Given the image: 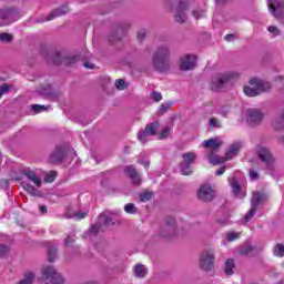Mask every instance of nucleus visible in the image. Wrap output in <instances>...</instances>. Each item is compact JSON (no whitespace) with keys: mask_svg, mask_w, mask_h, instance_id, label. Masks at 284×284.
Masks as SVG:
<instances>
[{"mask_svg":"<svg viewBox=\"0 0 284 284\" xmlns=\"http://www.w3.org/2000/svg\"><path fill=\"white\" fill-rule=\"evenodd\" d=\"M171 54L170 45L162 44L158 47L151 60L153 70H156V72H168L172 65Z\"/></svg>","mask_w":284,"mask_h":284,"instance_id":"f257e3e1","label":"nucleus"},{"mask_svg":"<svg viewBox=\"0 0 284 284\" xmlns=\"http://www.w3.org/2000/svg\"><path fill=\"white\" fill-rule=\"evenodd\" d=\"M163 8L174 16L176 23H185L187 21L185 12L190 8V0H164Z\"/></svg>","mask_w":284,"mask_h":284,"instance_id":"f03ea898","label":"nucleus"},{"mask_svg":"<svg viewBox=\"0 0 284 284\" xmlns=\"http://www.w3.org/2000/svg\"><path fill=\"white\" fill-rule=\"evenodd\" d=\"M272 84L265 82L258 78H253L248 81V85H245L243 92L246 97H258L263 92H270Z\"/></svg>","mask_w":284,"mask_h":284,"instance_id":"7ed1b4c3","label":"nucleus"},{"mask_svg":"<svg viewBox=\"0 0 284 284\" xmlns=\"http://www.w3.org/2000/svg\"><path fill=\"white\" fill-rule=\"evenodd\" d=\"M178 233L176 219L166 217L158 230L159 239H173Z\"/></svg>","mask_w":284,"mask_h":284,"instance_id":"20e7f679","label":"nucleus"},{"mask_svg":"<svg viewBox=\"0 0 284 284\" xmlns=\"http://www.w3.org/2000/svg\"><path fill=\"white\" fill-rule=\"evenodd\" d=\"M40 272L43 281H49L52 284H63V275L58 273L53 265H44Z\"/></svg>","mask_w":284,"mask_h":284,"instance_id":"39448f33","label":"nucleus"},{"mask_svg":"<svg viewBox=\"0 0 284 284\" xmlns=\"http://www.w3.org/2000/svg\"><path fill=\"white\" fill-rule=\"evenodd\" d=\"M214 252L203 251L199 258V267L202 272H213L214 271Z\"/></svg>","mask_w":284,"mask_h":284,"instance_id":"423d86ee","label":"nucleus"},{"mask_svg":"<svg viewBox=\"0 0 284 284\" xmlns=\"http://www.w3.org/2000/svg\"><path fill=\"white\" fill-rule=\"evenodd\" d=\"M230 79H239V73L229 72L213 77L211 80V90L217 92V90H221V88H223V84L226 83Z\"/></svg>","mask_w":284,"mask_h":284,"instance_id":"0eeeda50","label":"nucleus"},{"mask_svg":"<svg viewBox=\"0 0 284 284\" xmlns=\"http://www.w3.org/2000/svg\"><path fill=\"white\" fill-rule=\"evenodd\" d=\"M183 161L180 163V170L184 176L192 174V165L196 161V153L186 152L182 154Z\"/></svg>","mask_w":284,"mask_h":284,"instance_id":"6e6552de","label":"nucleus"},{"mask_svg":"<svg viewBox=\"0 0 284 284\" xmlns=\"http://www.w3.org/2000/svg\"><path fill=\"white\" fill-rule=\"evenodd\" d=\"M197 199L202 201V203H211L216 199V192L210 184H203L197 190Z\"/></svg>","mask_w":284,"mask_h":284,"instance_id":"1a4fd4ad","label":"nucleus"},{"mask_svg":"<svg viewBox=\"0 0 284 284\" xmlns=\"http://www.w3.org/2000/svg\"><path fill=\"white\" fill-rule=\"evenodd\" d=\"M178 65L183 72H189L196 68V55L185 54L179 59Z\"/></svg>","mask_w":284,"mask_h":284,"instance_id":"9d476101","label":"nucleus"},{"mask_svg":"<svg viewBox=\"0 0 284 284\" xmlns=\"http://www.w3.org/2000/svg\"><path fill=\"white\" fill-rule=\"evenodd\" d=\"M19 16L17 9L0 10V28L3 26H10L13 21H17Z\"/></svg>","mask_w":284,"mask_h":284,"instance_id":"9b49d317","label":"nucleus"},{"mask_svg":"<svg viewBox=\"0 0 284 284\" xmlns=\"http://www.w3.org/2000/svg\"><path fill=\"white\" fill-rule=\"evenodd\" d=\"M257 155L261 159L262 163H265L268 168H272L274 164V158L272 156V152L266 146L257 148Z\"/></svg>","mask_w":284,"mask_h":284,"instance_id":"f8f14e48","label":"nucleus"},{"mask_svg":"<svg viewBox=\"0 0 284 284\" xmlns=\"http://www.w3.org/2000/svg\"><path fill=\"white\" fill-rule=\"evenodd\" d=\"M23 176H26L36 187H41L43 182L41 181V170H24Z\"/></svg>","mask_w":284,"mask_h":284,"instance_id":"ddd939ff","label":"nucleus"},{"mask_svg":"<svg viewBox=\"0 0 284 284\" xmlns=\"http://www.w3.org/2000/svg\"><path fill=\"white\" fill-rule=\"evenodd\" d=\"M246 121L251 125H258L263 121V113L258 109H248L246 111Z\"/></svg>","mask_w":284,"mask_h":284,"instance_id":"4468645a","label":"nucleus"},{"mask_svg":"<svg viewBox=\"0 0 284 284\" xmlns=\"http://www.w3.org/2000/svg\"><path fill=\"white\" fill-rule=\"evenodd\" d=\"M116 216H119V211H115V212L104 211L100 216V221L101 223L108 226L114 225V223H116L115 222Z\"/></svg>","mask_w":284,"mask_h":284,"instance_id":"2eb2a0df","label":"nucleus"},{"mask_svg":"<svg viewBox=\"0 0 284 284\" xmlns=\"http://www.w3.org/2000/svg\"><path fill=\"white\" fill-rule=\"evenodd\" d=\"M126 176H130L133 185H141V175L136 173L134 166H126L124 169Z\"/></svg>","mask_w":284,"mask_h":284,"instance_id":"dca6fc26","label":"nucleus"},{"mask_svg":"<svg viewBox=\"0 0 284 284\" xmlns=\"http://www.w3.org/2000/svg\"><path fill=\"white\" fill-rule=\"evenodd\" d=\"M70 12V8L68 6H62L58 9H54L45 19V21H52L58 17H63V14H68Z\"/></svg>","mask_w":284,"mask_h":284,"instance_id":"f3484780","label":"nucleus"},{"mask_svg":"<svg viewBox=\"0 0 284 284\" xmlns=\"http://www.w3.org/2000/svg\"><path fill=\"white\" fill-rule=\"evenodd\" d=\"M202 145L203 148L216 151L219 148H221V145H223V141L221 138L209 139L203 141Z\"/></svg>","mask_w":284,"mask_h":284,"instance_id":"a211bd4d","label":"nucleus"},{"mask_svg":"<svg viewBox=\"0 0 284 284\" xmlns=\"http://www.w3.org/2000/svg\"><path fill=\"white\" fill-rule=\"evenodd\" d=\"M65 156V151L63 148L58 146L50 155L49 161L50 163H61L63 158Z\"/></svg>","mask_w":284,"mask_h":284,"instance_id":"6ab92c4d","label":"nucleus"},{"mask_svg":"<svg viewBox=\"0 0 284 284\" xmlns=\"http://www.w3.org/2000/svg\"><path fill=\"white\" fill-rule=\"evenodd\" d=\"M242 148L243 144L241 142H235L231 144L230 150L225 154L226 161H232V159H234V156L239 154Z\"/></svg>","mask_w":284,"mask_h":284,"instance_id":"aec40b11","label":"nucleus"},{"mask_svg":"<svg viewBox=\"0 0 284 284\" xmlns=\"http://www.w3.org/2000/svg\"><path fill=\"white\" fill-rule=\"evenodd\" d=\"M36 280H37V273H34V271H26L23 273V278H21L16 284H34Z\"/></svg>","mask_w":284,"mask_h":284,"instance_id":"412c9836","label":"nucleus"},{"mask_svg":"<svg viewBox=\"0 0 284 284\" xmlns=\"http://www.w3.org/2000/svg\"><path fill=\"white\" fill-rule=\"evenodd\" d=\"M38 92L47 99H59V93L53 91L50 84H48L44 89H39Z\"/></svg>","mask_w":284,"mask_h":284,"instance_id":"4be33fe9","label":"nucleus"},{"mask_svg":"<svg viewBox=\"0 0 284 284\" xmlns=\"http://www.w3.org/2000/svg\"><path fill=\"white\" fill-rule=\"evenodd\" d=\"M241 256H252L256 252V246L244 244L239 248Z\"/></svg>","mask_w":284,"mask_h":284,"instance_id":"5701e85b","label":"nucleus"},{"mask_svg":"<svg viewBox=\"0 0 284 284\" xmlns=\"http://www.w3.org/2000/svg\"><path fill=\"white\" fill-rule=\"evenodd\" d=\"M268 8L272 14L276 17V10H281L283 8V0H268Z\"/></svg>","mask_w":284,"mask_h":284,"instance_id":"b1692460","label":"nucleus"},{"mask_svg":"<svg viewBox=\"0 0 284 284\" xmlns=\"http://www.w3.org/2000/svg\"><path fill=\"white\" fill-rule=\"evenodd\" d=\"M226 158H221L219 155H214V153H210L209 154V163H211L212 165H221L223 163H225Z\"/></svg>","mask_w":284,"mask_h":284,"instance_id":"393cba45","label":"nucleus"},{"mask_svg":"<svg viewBox=\"0 0 284 284\" xmlns=\"http://www.w3.org/2000/svg\"><path fill=\"white\" fill-rule=\"evenodd\" d=\"M134 274L138 276V278H145V275L148 274V268H145V265L143 264H136L134 267Z\"/></svg>","mask_w":284,"mask_h":284,"instance_id":"a878e982","label":"nucleus"},{"mask_svg":"<svg viewBox=\"0 0 284 284\" xmlns=\"http://www.w3.org/2000/svg\"><path fill=\"white\" fill-rule=\"evenodd\" d=\"M229 183L232 187L233 194H235V196H239L241 194V184H239V181H236V179L234 178H230Z\"/></svg>","mask_w":284,"mask_h":284,"instance_id":"bb28decb","label":"nucleus"},{"mask_svg":"<svg viewBox=\"0 0 284 284\" xmlns=\"http://www.w3.org/2000/svg\"><path fill=\"white\" fill-rule=\"evenodd\" d=\"M144 131L150 135L154 136L159 132V122L150 123L145 126Z\"/></svg>","mask_w":284,"mask_h":284,"instance_id":"cd10ccee","label":"nucleus"},{"mask_svg":"<svg viewBox=\"0 0 284 284\" xmlns=\"http://www.w3.org/2000/svg\"><path fill=\"white\" fill-rule=\"evenodd\" d=\"M234 260L229 258L224 265L225 274H227V276H232V274H234Z\"/></svg>","mask_w":284,"mask_h":284,"instance_id":"c85d7f7f","label":"nucleus"},{"mask_svg":"<svg viewBox=\"0 0 284 284\" xmlns=\"http://www.w3.org/2000/svg\"><path fill=\"white\" fill-rule=\"evenodd\" d=\"M273 125H274L275 130H284V110L281 112V114L274 121Z\"/></svg>","mask_w":284,"mask_h":284,"instance_id":"c756f323","label":"nucleus"},{"mask_svg":"<svg viewBox=\"0 0 284 284\" xmlns=\"http://www.w3.org/2000/svg\"><path fill=\"white\" fill-rule=\"evenodd\" d=\"M261 201H263V195L260 192L253 193L252 207L256 210V207H258V205L261 204Z\"/></svg>","mask_w":284,"mask_h":284,"instance_id":"7c9ffc66","label":"nucleus"},{"mask_svg":"<svg viewBox=\"0 0 284 284\" xmlns=\"http://www.w3.org/2000/svg\"><path fill=\"white\" fill-rule=\"evenodd\" d=\"M48 258L50 263H54V261H57V246H49Z\"/></svg>","mask_w":284,"mask_h":284,"instance_id":"2f4dec72","label":"nucleus"},{"mask_svg":"<svg viewBox=\"0 0 284 284\" xmlns=\"http://www.w3.org/2000/svg\"><path fill=\"white\" fill-rule=\"evenodd\" d=\"M256 214V209H254V206L251 207V210L245 214L244 219H243V223H250V221H252V219H254Z\"/></svg>","mask_w":284,"mask_h":284,"instance_id":"473e14b6","label":"nucleus"},{"mask_svg":"<svg viewBox=\"0 0 284 284\" xmlns=\"http://www.w3.org/2000/svg\"><path fill=\"white\" fill-rule=\"evenodd\" d=\"M138 140L142 143H148V141H150V135L148 134L145 129L138 133Z\"/></svg>","mask_w":284,"mask_h":284,"instance_id":"72a5a7b5","label":"nucleus"},{"mask_svg":"<svg viewBox=\"0 0 284 284\" xmlns=\"http://www.w3.org/2000/svg\"><path fill=\"white\" fill-rule=\"evenodd\" d=\"M274 256H278L282 258L284 256V245L283 244H276L273 250Z\"/></svg>","mask_w":284,"mask_h":284,"instance_id":"f704fd0d","label":"nucleus"},{"mask_svg":"<svg viewBox=\"0 0 284 284\" xmlns=\"http://www.w3.org/2000/svg\"><path fill=\"white\" fill-rule=\"evenodd\" d=\"M24 190L29 193L32 194V196H40L41 192H39V190H37L34 186L30 185V184H26L24 185Z\"/></svg>","mask_w":284,"mask_h":284,"instance_id":"c9c22d12","label":"nucleus"},{"mask_svg":"<svg viewBox=\"0 0 284 284\" xmlns=\"http://www.w3.org/2000/svg\"><path fill=\"white\" fill-rule=\"evenodd\" d=\"M170 132H172L171 126H165L163 131L159 134L158 139L163 141V139H168L170 136Z\"/></svg>","mask_w":284,"mask_h":284,"instance_id":"e433bc0d","label":"nucleus"},{"mask_svg":"<svg viewBox=\"0 0 284 284\" xmlns=\"http://www.w3.org/2000/svg\"><path fill=\"white\" fill-rule=\"evenodd\" d=\"M237 239H241V233L239 232H229L226 233V240L232 243L233 241H237Z\"/></svg>","mask_w":284,"mask_h":284,"instance_id":"4c0bfd02","label":"nucleus"},{"mask_svg":"<svg viewBox=\"0 0 284 284\" xmlns=\"http://www.w3.org/2000/svg\"><path fill=\"white\" fill-rule=\"evenodd\" d=\"M88 216V211H77L71 216L72 219H77V221H81Z\"/></svg>","mask_w":284,"mask_h":284,"instance_id":"58836bf2","label":"nucleus"},{"mask_svg":"<svg viewBox=\"0 0 284 284\" xmlns=\"http://www.w3.org/2000/svg\"><path fill=\"white\" fill-rule=\"evenodd\" d=\"M14 38L10 33H0V41L2 43H11Z\"/></svg>","mask_w":284,"mask_h":284,"instance_id":"ea45409f","label":"nucleus"},{"mask_svg":"<svg viewBox=\"0 0 284 284\" xmlns=\"http://www.w3.org/2000/svg\"><path fill=\"white\" fill-rule=\"evenodd\" d=\"M192 14L195 19H203L205 17V9L197 8L192 11Z\"/></svg>","mask_w":284,"mask_h":284,"instance_id":"a19ab883","label":"nucleus"},{"mask_svg":"<svg viewBox=\"0 0 284 284\" xmlns=\"http://www.w3.org/2000/svg\"><path fill=\"white\" fill-rule=\"evenodd\" d=\"M77 237V235L74 233H70L65 240H64V245L65 247H70L72 246V243H74V239Z\"/></svg>","mask_w":284,"mask_h":284,"instance_id":"79ce46f5","label":"nucleus"},{"mask_svg":"<svg viewBox=\"0 0 284 284\" xmlns=\"http://www.w3.org/2000/svg\"><path fill=\"white\" fill-rule=\"evenodd\" d=\"M124 212H126V214H136L138 210L134 204L129 203L124 206Z\"/></svg>","mask_w":284,"mask_h":284,"instance_id":"37998d69","label":"nucleus"},{"mask_svg":"<svg viewBox=\"0 0 284 284\" xmlns=\"http://www.w3.org/2000/svg\"><path fill=\"white\" fill-rule=\"evenodd\" d=\"M31 110H33L36 112V114H39L41 112H45V110H48V106L41 105V104H33L31 106Z\"/></svg>","mask_w":284,"mask_h":284,"instance_id":"c03bdc74","label":"nucleus"},{"mask_svg":"<svg viewBox=\"0 0 284 284\" xmlns=\"http://www.w3.org/2000/svg\"><path fill=\"white\" fill-rule=\"evenodd\" d=\"M54 179H57V172L50 171L47 173L44 181H45V183H52L54 181Z\"/></svg>","mask_w":284,"mask_h":284,"instance_id":"a18cd8bd","label":"nucleus"},{"mask_svg":"<svg viewBox=\"0 0 284 284\" xmlns=\"http://www.w3.org/2000/svg\"><path fill=\"white\" fill-rule=\"evenodd\" d=\"M171 106H172V104H170V103L161 104L160 110H159V115L163 116V114H165V112H168Z\"/></svg>","mask_w":284,"mask_h":284,"instance_id":"49530a36","label":"nucleus"},{"mask_svg":"<svg viewBox=\"0 0 284 284\" xmlns=\"http://www.w3.org/2000/svg\"><path fill=\"white\" fill-rule=\"evenodd\" d=\"M101 230V226L99 224L93 225L90 230H89V234L90 236H95V234H99Z\"/></svg>","mask_w":284,"mask_h":284,"instance_id":"de8ad7c7","label":"nucleus"},{"mask_svg":"<svg viewBox=\"0 0 284 284\" xmlns=\"http://www.w3.org/2000/svg\"><path fill=\"white\" fill-rule=\"evenodd\" d=\"M150 199H152V193L150 192H143L142 194H140V201L144 203L145 201H150Z\"/></svg>","mask_w":284,"mask_h":284,"instance_id":"09e8293b","label":"nucleus"},{"mask_svg":"<svg viewBox=\"0 0 284 284\" xmlns=\"http://www.w3.org/2000/svg\"><path fill=\"white\" fill-rule=\"evenodd\" d=\"M8 92H10V85H8V84H2L1 87H0V99H1V97H3V94H8Z\"/></svg>","mask_w":284,"mask_h":284,"instance_id":"8fccbe9b","label":"nucleus"},{"mask_svg":"<svg viewBox=\"0 0 284 284\" xmlns=\"http://www.w3.org/2000/svg\"><path fill=\"white\" fill-rule=\"evenodd\" d=\"M210 125L211 128H222L221 121H219L216 118L210 119Z\"/></svg>","mask_w":284,"mask_h":284,"instance_id":"3c124183","label":"nucleus"},{"mask_svg":"<svg viewBox=\"0 0 284 284\" xmlns=\"http://www.w3.org/2000/svg\"><path fill=\"white\" fill-rule=\"evenodd\" d=\"M148 37V31L145 29H140L138 31V39L139 41H143Z\"/></svg>","mask_w":284,"mask_h":284,"instance_id":"603ef678","label":"nucleus"},{"mask_svg":"<svg viewBox=\"0 0 284 284\" xmlns=\"http://www.w3.org/2000/svg\"><path fill=\"white\" fill-rule=\"evenodd\" d=\"M115 88L118 90H125V81L123 79H119L115 81Z\"/></svg>","mask_w":284,"mask_h":284,"instance_id":"864d4df0","label":"nucleus"},{"mask_svg":"<svg viewBox=\"0 0 284 284\" xmlns=\"http://www.w3.org/2000/svg\"><path fill=\"white\" fill-rule=\"evenodd\" d=\"M268 32H271V34H274V37H278V34H281V30H278V28L274 26L268 27Z\"/></svg>","mask_w":284,"mask_h":284,"instance_id":"5fc2aeb1","label":"nucleus"},{"mask_svg":"<svg viewBox=\"0 0 284 284\" xmlns=\"http://www.w3.org/2000/svg\"><path fill=\"white\" fill-rule=\"evenodd\" d=\"M151 98L153 99V101L159 102L163 99V95H161L160 92H153V93H151Z\"/></svg>","mask_w":284,"mask_h":284,"instance_id":"6e6d98bb","label":"nucleus"},{"mask_svg":"<svg viewBox=\"0 0 284 284\" xmlns=\"http://www.w3.org/2000/svg\"><path fill=\"white\" fill-rule=\"evenodd\" d=\"M250 179L251 181H258V172L256 171H250Z\"/></svg>","mask_w":284,"mask_h":284,"instance_id":"4d7b16f0","label":"nucleus"},{"mask_svg":"<svg viewBox=\"0 0 284 284\" xmlns=\"http://www.w3.org/2000/svg\"><path fill=\"white\" fill-rule=\"evenodd\" d=\"M64 61H65V63H69V64L77 63V61H79V57L73 55L71 58H67Z\"/></svg>","mask_w":284,"mask_h":284,"instance_id":"13d9d810","label":"nucleus"},{"mask_svg":"<svg viewBox=\"0 0 284 284\" xmlns=\"http://www.w3.org/2000/svg\"><path fill=\"white\" fill-rule=\"evenodd\" d=\"M109 41H110V43H116V41H121V38H119V37H116V34H111L110 37H109Z\"/></svg>","mask_w":284,"mask_h":284,"instance_id":"bf43d9fd","label":"nucleus"},{"mask_svg":"<svg viewBox=\"0 0 284 284\" xmlns=\"http://www.w3.org/2000/svg\"><path fill=\"white\" fill-rule=\"evenodd\" d=\"M220 114H222V116H227V114H230V109L222 106L220 110Z\"/></svg>","mask_w":284,"mask_h":284,"instance_id":"052dcab7","label":"nucleus"},{"mask_svg":"<svg viewBox=\"0 0 284 284\" xmlns=\"http://www.w3.org/2000/svg\"><path fill=\"white\" fill-rule=\"evenodd\" d=\"M8 252V246L0 244V256H3Z\"/></svg>","mask_w":284,"mask_h":284,"instance_id":"680f3d73","label":"nucleus"},{"mask_svg":"<svg viewBox=\"0 0 284 284\" xmlns=\"http://www.w3.org/2000/svg\"><path fill=\"white\" fill-rule=\"evenodd\" d=\"M225 170H226L225 166L220 168V169L215 172L216 176H221V175L225 174Z\"/></svg>","mask_w":284,"mask_h":284,"instance_id":"e2e57ef3","label":"nucleus"},{"mask_svg":"<svg viewBox=\"0 0 284 284\" xmlns=\"http://www.w3.org/2000/svg\"><path fill=\"white\" fill-rule=\"evenodd\" d=\"M225 41H234V34L230 33L225 36Z\"/></svg>","mask_w":284,"mask_h":284,"instance_id":"0e129e2a","label":"nucleus"},{"mask_svg":"<svg viewBox=\"0 0 284 284\" xmlns=\"http://www.w3.org/2000/svg\"><path fill=\"white\" fill-rule=\"evenodd\" d=\"M84 68H88L89 70H94V64L90 62H84Z\"/></svg>","mask_w":284,"mask_h":284,"instance_id":"69168bd1","label":"nucleus"},{"mask_svg":"<svg viewBox=\"0 0 284 284\" xmlns=\"http://www.w3.org/2000/svg\"><path fill=\"white\" fill-rule=\"evenodd\" d=\"M40 212H42V214H45V212H48V207L45 206H40Z\"/></svg>","mask_w":284,"mask_h":284,"instance_id":"338daca9","label":"nucleus"},{"mask_svg":"<svg viewBox=\"0 0 284 284\" xmlns=\"http://www.w3.org/2000/svg\"><path fill=\"white\" fill-rule=\"evenodd\" d=\"M216 3H219L220 6H223V3H227V1L230 0H215Z\"/></svg>","mask_w":284,"mask_h":284,"instance_id":"774afa93","label":"nucleus"}]
</instances>
